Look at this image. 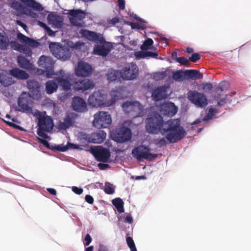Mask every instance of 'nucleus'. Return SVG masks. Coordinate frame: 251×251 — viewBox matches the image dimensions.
<instances>
[{
    "instance_id": "412c9836",
    "label": "nucleus",
    "mask_w": 251,
    "mask_h": 251,
    "mask_svg": "<svg viewBox=\"0 0 251 251\" xmlns=\"http://www.w3.org/2000/svg\"><path fill=\"white\" fill-rule=\"evenodd\" d=\"M11 48L25 54L27 56H30L32 54L31 50L25 45H20L17 41H11L10 43Z\"/></svg>"
},
{
    "instance_id": "c03bdc74",
    "label": "nucleus",
    "mask_w": 251,
    "mask_h": 251,
    "mask_svg": "<svg viewBox=\"0 0 251 251\" xmlns=\"http://www.w3.org/2000/svg\"><path fill=\"white\" fill-rule=\"evenodd\" d=\"M209 112L204 116L203 118L202 119V121H208L213 118L215 117L216 114L218 113V111H208Z\"/></svg>"
},
{
    "instance_id": "4c0bfd02",
    "label": "nucleus",
    "mask_w": 251,
    "mask_h": 251,
    "mask_svg": "<svg viewBox=\"0 0 251 251\" xmlns=\"http://www.w3.org/2000/svg\"><path fill=\"white\" fill-rule=\"evenodd\" d=\"M153 41L151 38H148L145 41L143 44L141 46L142 50H148L151 49V46L153 45Z\"/></svg>"
},
{
    "instance_id": "5701e85b",
    "label": "nucleus",
    "mask_w": 251,
    "mask_h": 251,
    "mask_svg": "<svg viewBox=\"0 0 251 251\" xmlns=\"http://www.w3.org/2000/svg\"><path fill=\"white\" fill-rule=\"evenodd\" d=\"M122 108L124 109L129 110H142V105L139 103V101L130 100L122 104Z\"/></svg>"
},
{
    "instance_id": "7ed1b4c3",
    "label": "nucleus",
    "mask_w": 251,
    "mask_h": 251,
    "mask_svg": "<svg viewBox=\"0 0 251 251\" xmlns=\"http://www.w3.org/2000/svg\"><path fill=\"white\" fill-rule=\"evenodd\" d=\"M110 100H107V96L101 91L95 92L91 95L88 102L92 107H99L101 106H110L113 105L116 100L122 98L121 90H112L110 93Z\"/></svg>"
},
{
    "instance_id": "f704fd0d",
    "label": "nucleus",
    "mask_w": 251,
    "mask_h": 251,
    "mask_svg": "<svg viewBox=\"0 0 251 251\" xmlns=\"http://www.w3.org/2000/svg\"><path fill=\"white\" fill-rule=\"evenodd\" d=\"M120 75V73L118 71L115 70H110L107 74V78L109 81H114Z\"/></svg>"
},
{
    "instance_id": "f03ea898",
    "label": "nucleus",
    "mask_w": 251,
    "mask_h": 251,
    "mask_svg": "<svg viewBox=\"0 0 251 251\" xmlns=\"http://www.w3.org/2000/svg\"><path fill=\"white\" fill-rule=\"evenodd\" d=\"M27 83L29 96L23 93L19 97L18 103L20 110H32V101L31 98L38 100L41 97L39 83L33 79L27 80Z\"/></svg>"
},
{
    "instance_id": "72a5a7b5",
    "label": "nucleus",
    "mask_w": 251,
    "mask_h": 251,
    "mask_svg": "<svg viewBox=\"0 0 251 251\" xmlns=\"http://www.w3.org/2000/svg\"><path fill=\"white\" fill-rule=\"evenodd\" d=\"M69 14L73 17H75L79 20H82L85 17V14L80 10H72L69 11Z\"/></svg>"
},
{
    "instance_id": "393cba45",
    "label": "nucleus",
    "mask_w": 251,
    "mask_h": 251,
    "mask_svg": "<svg viewBox=\"0 0 251 251\" xmlns=\"http://www.w3.org/2000/svg\"><path fill=\"white\" fill-rule=\"evenodd\" d=\"M72 105L73 110H84L86 108L87 104L82 98L75 97L73 99Z\"/></svg>"
},
{
    "instance_id": "49530a36",
    "label": "nucleus",
    "mask_w": 251,
    "mask_h": 251,
    "mask_svg": "<svg viewBox=\"0 0 251 251\" xmlns=\"http://www.w3.org/2000/svg\"><path fill=\"white\" fill-rule=\"evenodd\" d=\"M12 7L17 10L20 12L23 13L24 11V6L19 2H15L12 4Z\"/></svg>"
},
{
    "instance_id": "dca6fc26",
    "label": "nucleus",
    "mask_w": 251,
    "mask_h": 251,
    "mask_svg": "<svg viewBox=\"0 0 251 251\" xmlns=\"http://www.w3.org/2000/svg\"><path fill=\"white\" fill-rule=\"evenodd\" d=\"M92 73V67L83 61L78 62L75 68V75L78 76H88Z\"/></svg>"
},
{
    "instance_id": "7c9ffc66",
    "label": "nucleus",
    "mask_w": 251,
    "mask_h": 251,
    "mask_svg": "<svg viewBox=\"0 0 251 251\" xmlns=\"http://www.w3.org/2000/svg\"><path fill=\"white\" fill-rule=\"evenodd\" d=\"M9 40L5 34L0 32V49L6 50L9 45Z\"/></svg>"
},
{
    "instance_id": "4be33fe9",
    "label": "nucleus",
    "mask_w": 251,
    "mask_h": 251,
    "mask_svg": "<svg viewBox=\"0 0 251 251\" xmlns=\"http://www.w3.org/2000/svg\"><path fill=\"white\" fill-rule=\"evenodd\" d=\"M17 62L19 66L29 72H33L35 67L25 57L20 55L17 58Z\"/></svg>"
},
{
    "instance_id": "bf43d9fd",
    "label": "nucleus",
    "mask_w": 251,
    "mask_h": 251,
    "mask_svg": "<svg viewBox=\"0 0 251 251\" xmlns=\"http://www.w3.org/2000/svg\"><path fill=\"white\" fill-rule=\"evenodd\" d=\"M72 191L75 194L78 195H80L83 192V189L80 188H78L76 186H74L72 187Z\"/></svg>"
},
{
    "instance_id": "de8ad7c7",
    "label": "nucleus",
    "mask_w": 251,
    "mask_h": 251,
    "mask_svg": "<svg viewBox=\"0 0 251 251\" xmlns=\"http://www.w3.org/2000/svg\"><path fill=\"white\" fill-rule=\"evenodd\" d=\"M169 142L166 138V136L164 137L158 139L156 140V144L160 146L165 145Z\"/></svg>"
},
{
    "instance_id": "f3484780",
    "label": "nucleus",
    "mask_w": 251,
    "mask_h": 251,
    "mask_svg": "<svg viewBox=\"0 0 251 251\" xmlns=\"http://www.w3.org/2000/svg\"><path fill=\"white\" fill-rule=\"evenodd\" d=\"M80 34L82 37H85L87 40L97 43H102L104 41L103 35L99 33L81 29L80 30Z\"/></svg>"
},
{
    "instance_id": "bb28decb",
    "label": "nucleus",
    "mask_w": 251,
    "mask_h": 251,
    "mask_svg": "<svg viewBox=\"0 0 251 251\" xmlns=\"http://www.w3.org/2000/svg\"><path fill=\"white\" fill-rule=\"evenodd\" d=\"M58 83L56 78L53 80L48 81L46 83V91L48 94H51L55 92L58 88Z\"/></svg>"
},
{
    "instance_id": "a878e982",
    "label": "nucleus",
    "mask_w": 251,
    "mask_h": 251,
    "mask_svg": "<svg viewBox=\"0 0 251 251\" xmlns=\"http://www.w3.org/2000/svg\"><path fill=\"white\" fill-rule=\"evenodd\" d=\"M10 74L19 79L25 80L27 79L29 77V75L26 72L17 68L11 70Z\"/></svg>"
},
{
    "instance_id": "603ef678",
    "label": "nucleus",
    "mask_w": 251,
    "mask_h": 251,
    "mask_svg": "<svg viewBox=\"0 0 251 251\" xmlns=\"http://www.w3.org/2000/svg\"><path fill=\"white\" fill-rule=\"evenodd\" d=\"M37 140H38V141L40 143L42 144L43 146H44L45 147H46L47 148L50 149L49 143L48 142V141H47L46 140H45L44 139H42V138H41L39 137H37Z\"/></svg>"
},
{
    "instance_id": "423d86ee",
    "label": "nucleus",
    "mask_w": 251,
    "mask_h": 251,
    "mask_svg": "<svg viewBox=\"0 0 251 251\" xmlns=\"http://www.w3.org/2000/svg\"><path fill=\"white\" fill-rule=\"evenodd\" d=\"M150 151V149L149 148L144 146H139L132 150V154L139 161L143 159L151 160L157 157V154H152Z\"/></svg>"
},
{
    "instance_id": "ea45409f",
    "label": "nucleus",
    "mask_w": 251,
    "mask_h": 251,
    "mask_svg": "<svg viewBox=\"0 0 251 251\" xmlns=\"http://www.w3.org/2000/svg\"><path fill=\"white\" fill-rule=\"evenodd\" d=\"M104 191L105 193L108 195L113 194L115 191L114 188L113 187V185L108 182H106L105 183Z\"/></svg>"
},
{
    "instance_id": "c756f323",
    "label": "nucleus",
    "mask_w": 251,
    "mask_h": 251,
    "mask_svg": "<svg viewBox=\"0 0 251 251\" xmlns=\"http://www.w3.org/2000/svg\"><path fill=\"white\" fill-rule=\"evenodd\" d=\"M112 204L116 207L118 212L121 213L124 212V201L120 198H117L112 201Z\"/></svg>"
},
{
    "instance_id": "680f3d73",
    "label": "nucleus",
    "mask_w": 251,
    "mask_h": 251,
    "mask_svg": "<svg viewBox=\"0 0 251 251\" xmlns=\"http://www.w3.org/2000/svg\"><path fill=\"white\" fill-rule=\"evenodd\" d=\"M85 200L89 204H93V203L94 202V199L91 195H86L85 197Z\"/></svg>"
},
{
    "instance_id": "ddd939ff",
    "label": "nucleus",
    "mask_w": 251,
    "mask_h": 251,
    "mask_svg": "<svg viewBox=\"0 0 251 251\" xmlns=\"http://www.w3.org/2000/svg\"><path fill=\"white\" fill-rule=\"evenodd\" d=\"M54 75H57L56 81L58 85L65 91L69 90L71 88V84L69 81L70 75L69 73H66L63 70L56 72Z\"/></svg>"
},
{
    "instance_id": "39448f33",
    "label": "nucleus",
    "mask_w": 251,
    "mask_h": 251,
    "mask_svg": "<svg viewBox=\"0 0 251 251\" xmlns=\"http://www.w3.org/2000/svg\"><path fill=\"white\" fill-rule=\"evenodd\" d=\"M49 48L55 57L62 61L67 60L71 57L70 49L66 47L61 46L59 43L52 42L50 44Z\"/></svg>"
},
{
    "instance_id": "9b49d317",
    "label": "nucleus",
    "mask_w": 251,
    "mask_h": 251,
    "mask_svg": "<svg viewBox=\"0 0 251 251\" xmlns=\"http://www.w3.org/2000/svg\"><path fill=\"white\" fill-rule=\"evenodd\" d=\"M79 117V115L76 112H68L66 116L64 118L63 121H59L57 124L58 128L60 130H66L73 126L76 120Z\"/></svg>"
},
{
    "instance_id": "6e6d98bb",
    "label": "nucleus",
    "mask_w": 251,
    "mask_h": 251,
    "mask_svg": "<svg viewBox=\"0 0 251 251\" xmlns=\"http://www.w3.org/2000/svg\"><path fill=\"white\" fill-rule=\"evenodd\" d=\"M158 54L155 52H151L150 51H145V57H151L152 58H157Z\"/></svg>"
},
{
    "instance_id": "9d476101",
    "label": "nucleus",
    "mask_w": 251,
    "mask_h": 251,
    "mask_svg": "<svg viewBox=\"0 0 251 251\" xmlns=\"http://www.w3.org/2000/svg\"><path fill=\"white\" fill-rule=\"evenodd\" d=\"M38 64L40 67L46 69L47 77L50 78L55 75L56 72L53 69L54 61L50 57L42 55L38 61Z\"/></svg>"
},
{
    "instance_id": "2f4dec72",
    "label": "nucleus",
    "mask_w": 251,
    "mask_h": 251,
    "mask_svg": "<svg viewBox=\"0 0 251 251\" xmlns=\"http://www.w3.org/2000/svg\"><path fill=\"white\" fill-rule=\"evenodd\" d=\"M69 148L78 149H79V145L77 144L68 143L66 146L58 145L56 148V150L60 151H65Z\"/></svg>"
},
{
    "instance_id": "a211bd4d",
    "label": "nucleus",
    "mask_w": 251,
    "mask_h": 251,
    "mask_svg": "<svg viewBox=\"0 0 251 251\" xmlns=\"http://www.w3.org/2000/svg\"><path fill=\"white\" fill-rule=\"evenodd\" d=\"M101 45H95L94 48L93 53L95 54L106 56L112 48L110 43L107 42L104 40Z\"/></svg>"
},
{
    "instance_id": "aec40b11",
    "label": "nucleus",
    "mask_w": 251,
    "mask_h": 251,
    "mask_svg": "<svg viewBox=\"0 0 251 251\" xmlns=\"http://www.w3.org/2000/svg\"><path fill=\"white\" fill-rule=\"evenodd\" d=\"M75 90L85 91L93 88V83L88 79H83L76 81L73 85Z\"/></svg>"
},
{
    "instance_id": "864d4df0",
    "label": "nucleus",
    "mask_w": 251,
    "mask_h": 251,
    "mask_svg": "<svg viewBox=\"0 0 251 251\" xmlns=\"http://www.w3.org/2000/svg\"><path fill=\"white\" fill-rule=\"evenodd\" d=\"M176 61L183 65H186L188 63V60L183 57L176 58Z\"/></svg>"
},
{
    "instance_id": "58836bf2",
    "label": "nucleus",
    "mask_w": 251,
    "mask_h": 251,
    "mask_svg": "<svg viewBox=\"0 0 251 251\" xmlns=\"http://www.w3.org/2000/svg\"><path fill=\"white\" fill-rule=\"evenodd\" d=\"M227 96L226 95L225 96V98H224L222 97L221 95H218L217 97L216 98L217 105L219 107H221L226 104L227 102V101L229 100V99L227 98Z\"/></svg>"
},
{
    "instance_id": "b1692460",
    "label": "nucleus",
    "mask_w": 251,
    "mask_h": 251,
    "mask_svg": "<svg viewBox=\"0 0 251 251\" xmlns=\"http://www.w3.org/2000/svg\"><path fill=\"white\" fill-rule=\"evenodd\" d=\"M17 38L21 42L31 47H36L39 45L38 42L24 35L21 33H18Z\"/></svg>"
},
{
    "instance_id": "1a4fd4ad",
    "label": "nucleus",
    "mask_w": 251,
    "mask_h": 251,
    "mask_svg": "<svg viewBox=\"0 0 251 251\" xmlns=\"http://www.w3.org/2000/svg\"><path fill=\"white\" fill-rule=\"evenodd\" d=\"M187 98L198 107L203 108L207 104L206 96L196 91H189L187 93Z\"/></svg>"
},
{
    "instance_id": "5fc2aeb1",
    "label": "nucleus",
    "mask_w": 251,
    "mask_h": 251,
    "mask_svg": "<svg viewBox=\"0 0 251 251\" xmlns=\"http://www.w3.org/2000/svg\"><path fill=\"white\" fill-rule=\"evenodd\" d=\"M212 88V85L210 83H205L202 84V89L205 92L211 90Z\"/></svg>"
},
{
    "instance_id": "0e129e2a",
    "label": "nucleus",
    "mask_w": 251,
    "mask_h": 251,
    "mask_svg": "<svg viewBox=\"0 0 251 251\" xmlns=\"http://www.w3.org/2000/svg\"><path fill=\"white\" fill-rule=\"evenodd\" d=\"M162 112V111H159ZM164 112L163 113L164 115H167L170 116H174L177 112V111H163Z\"/></svg>"
},
{
    "instance_id": "e2e57ef3",
    "label": "nucleus",
    "mask_w": 251,
    "mask_h": 251,
    "mask_svg": "<svg viewBox=\"0 0 251 251\" xmlns=\"http://www.w3.org/2000/svg\"><path fill=\"white\" fill-rule=\"evenodd\" d=\"M118 6L120 9L123 10L125 8V0H118Z\"/></svg>"
},
{
    "instance_id": "13d9d810",
    "label": "nucleus",
    "mask_w": 251,
    "mask_h": 251,
    "mask_svg": "<svg viewBox=\"0 0 251 251\" xmlns=\"http://www.w3.org/2000/svg\"><path fill=\"white\" fill-rule=\"evenodd\" d=\"M84 240L85 242L84 243V245L85 246H88L90 245V244L91 243V242L92 241V238H91V236L90 235V234H86V235L85 237Z\"/></svg>"
},
{
    "instance_id": "c9c22d12",
    "label": "nucleus",
    "mask_w": 251,
    "mask_h": 251,
    "mask_svg": "<svg viewBox=\"0 0 251 251\" xmlns=\"http://www.w3.org/2000/svg\"><path fill=\"white\" fill-rule=\"evenodd\" d=\"M185 75L187 76L189 78L196 80L198 78L197 75L199 73V71L195 70H189L184 71Z\"/></svg>"
},
{
    "instance_id": "a19ab883",
    "label": "nucleus",
    "mask_w": 251,
    "mask_h": 251,
    "mask_svg": "<svg viewBox=\"0 0 251 251\" xmlns=\"http://www.w3.org/2000/svg\"><path fill=\"white\" fill-rule=\"evenodd\" d=\"M166 76L165 72H158L153 74V78L156 81L160 80L164 78Z\"/></svg>"
},
{
    "instance_id": "6e6552de",
    "label": "nucleus",
    "mask_w": 251,
    "mask_h": 251,
    "mask_svg": "<svg viewBox=\"0 0 251 251\" xmlns=\"http://www.w3.org/2000/svg\"><path fill=\"white\" fill-rule=\"evenodd\" d=\"M138 67L133 63L126 65L120 72V76L125 80H130L135 79L138 75Z\"/></svg>"
},
{
    "instance_id": "052dcab7",
    "label": "nucleus",
    "mask_w": 251,
    "mask_h": 251,
    "mask_svg": "<svg viewBox=\"0 0 251 251\" xmlns=\"http://www.w3.org/2000/svg\"><path fill=\"white\" fill-rule=\"evenodd\" d=\"M33 71H35V73L38 75H44L46 76V71L40 69H38L35 67V69Z\"/></svg>"
},
{
    "instance_id": "20e7f679",
    "label": "nucleus",
    "mask_w": 251,
    "mask_h": 251,
    "mask_svg": "<svg viewBox=\"0 0 251 251\" xmlns=\"http://www.w3.org/2000/svg\"><path fill=\"white\" fill-rule=\"evenodd\" d=\"M46 111H36L34 115L38 120L37 134L44 139H50V137L45 133V132H50L53 127L54 124L52 119L50 116L46 115Z\"/></svg>"
},
{
    "instance_id": "4d7b16f0",
    "label": "nucleus",
    "mask_w": 251,
    "mask_h": 251,
    "mask_svg": "<svg viewBox=\"0 0 251 251\" xmlns=\"http://www.w3.org/2000/svg\"><path fill=\"white\" fill-rule=\"evenodd\" d=\"M200 55L198 53H194L189 58V60L193 62H195L200 59Z\"/></svg>"
},
{
    "instance_id": "79ce46f5",
    "label": "nucleus",
    "mask_w": 251,
    "mask_h": 251,
    "mask_svg": "<svg viewBox=\"0 0 251 251\" xmlns=\"http://www.w3.org/2000/svg\"><path fill=\"white\" fill-rule=\"evenodd\" d=\"M126 241L131 251H137L135 243L131 237H126Z\"/></svg>"
},
{
    "instance_id": "2eb2a0df",
    "label": "nucleus",
    "mask_w": 251,
    "mask_h": 251,
    "mask_svg": "<svg viewBox=\"0 0 251 251\" xmlns=\"http://www.w3.org/2000/svg\"><path fill=\"white\" fill-rule=\"evenodd\" d=\"M106 136V133L103 130H100L90 134H84L82 138L88 143L100 144L102 143Z\"/></svg>"
},
{
    "instance_id": "69168bd1",
    "label": "nucleus",
    "mask_w": 251,
    "mask_h": 251,
    "mask_svg": "<svg viewBox=\"0 0 251 251\" xmlns=\"http://www.w3.org/2000/svg\"><path fill=\"white\" fill-rule=\"evenodd\" d=\"M227 84L226 82H223L220 84V85L217 88V92L220 91L221 92L224 90V86Z\"/></svg>"
},
{
    "instance_id": "09e8293b",
    "label": "nucleus",
    "mask_w": 251,
    "mask_h": 251,
    "mask_svg": "<svg viewBox=\"0 0 251 251\" xmlns=\"http://www.w3.org/2000/svg\"><path fill=\"white\" fill-rule=\"evenodd\" d=\"M40 25L42 27L45 28L47 31L48 34L50 36H53L55 35V32L53 31L52 30H51L50 28L48 27L46 24L40 22Z\"/></svg>"
},
{
    "instance_id": "f257e3e1",
    "label": "nucleus",
    "mask_w": 251,
    "mask_h": 251,
    "mask_svg": "<svg viewBox=\"0 0 251 251\" xmlns=\"http://www.w3.org/2000/svg\"><path fill=\"white\" fill-rule=\"evenodd\" d=\"M145 128L150 134L166 135V138L170 143L178 142L186 134L179 119L164 121L163 117L157 112L146 119Z\"/></svg>"
},
{
    "instance_id": "6ab92c4d",
    "label": "nucleus",
    "mask_w": 251,
    "mask_h": 251,
    "mask_svg": "<svg viewBox=\"0 0 251 251\" xmlns=\"http://www.w3.org/2000/svg\"><path fill=\"white\" fill-rule=\"evenodd\" d=\"M168 89V87L162 86L154 90L152 93L153 100L158 101L166 98L169 95Z\"/></svg>"
},
{
    "instance_id": "3c124183",
    "label": "nucleus",
    "mask_w": 251,
    "mask_h": 251,
    "mask_svg": "<svg viewBox=\"0 0 251 251\" xmlns=\"http://www.w3.org/2000/svg\"><path fill=\"white\" fill-rule=\"evenodd\" d=\"M12 111H10L9 113H6L5 114V117L6 119H8L9 120H11L13 122H17V118L16 116H13L11 114Z\"/></svg>"
},
{
    "instance_id": "8fccbe9b",
    "label": "nucleus",
    "mask_w": 251,
    "mask_h": 251,
    "mask_svg": "<svg viewBox=\"0 0 251 251\" xmlns=\"http://www.w3.org/2000/svg\"><path fill=\"white\" fill-rule=\"evenodd\" d=\"M134 55L136 59L145 58V51H137L134 52Z\"/></svg>"
},
{
    "instance_id": "37998d69",
    "label": "nucleus",
    "mask_w": 251,
    "mask_h": 251,
    "mask_svg": "<svg viewBox=\"0 0 251 251\" xmlns=\"http://www.w3.org/2000/svg\"><path fill=\"white\" fill-rule=\"evenodd\" d=\"M69 20L71 24L80 27L84 26V23L82 22L81 20H79L78 19H77L75 17H72L69 19Z\"/></svg>"
},
{
    "instance_id": "e433bc0d",
    "label": "nucleus",
    "mask_w": 251,
    "mask_h": 251,
    "mask_svg": "<svg viewBox=\"0 0 251 251\" xmlns=\"http://www.w3.org/2000/svg\"><path fill=\"white\" fill-rule=\"evenodd\" d=\"M162 110H177V107L174 103L167 101L162 105Z\"/></svg>"
},
{
    "instance_id": "0eeeda50",
    "label": "nucleus",
    "mask_w": 251,
    "mask_h": 251,
    "mask_svg": "<svg viewBox=\"0 0 251 251\" xmlns=\"http://www.w3.org/2000/svg\"><path fill=\"white\" fill-rule=\"evenodd\" d=\"M111 121V116L107 112L99 111V113L95 115L93 124L98 128H106L110 126Z\"/></svg>"
},
{
    "instance_id": "f8f14e48",
    "label": "nucleus",
    "mask_w": 251,
    "mask_h": 251,
    "mask_svg": "<svg viewBox=\"0 0 251 251\" xmlns=\"http://www.w3.org/2000/svg\"><path fill=\"white\" fill-rule=\"evenodd\" d=\"M131 131L129 128L122 126L116 129L114 140L118 143H124L131 138Z\"/></svg>"
},
{
    "instance_id": "774afa93",
    "label": "nucleus",
    "mask_w": 251,
    "mask_h": 251,
    "mask_svg": "<svg viewBox=\"0 0 251 251\" xmlns=\"http://www.w3.org/2000/svg\"><path fill=\"white\" fill-rule=\"evenodd\" d=\"M125 222H126L128 223H129V224H131L132 223L133 219H132V217L131 216V215L126 214V217H125Z\"/></svg>"
},
{
    "instance_id": "473e14b6",
    "label": "nucleus",
    "mask_w": 251,
    "mask_h": 251,
    "mask_svg": "<svg viewBox=\"0 0 251 251\" xmlns=\"http://www.w3.org/2000/svg\"><path fill=\"white\" fill-rule=\"evenodd\" d=\"M134 18L135 19L140 21L142 23L139 24V23H130V25L131 28L132 29H144L146 27L145 25L143 24L145 22L144 20L138 18V17L136 15H134Z\"/></svg>"
},
{
    "instance_id": "4468645a",
    "label": "nucleus",
    "mask_w": 251,
    "mask_h": 251,
    "mask_svg": "<svg viewBox=\"0 0 251 251\" xmlns=\"http://www.w3.org/2000/svg\"><path fill=\"white\" fill-rule=\"evenodd\" d=\"M92 151L96 159L99 161L107 162L110 156L109 151L100 146L92 149Z\"/></svg>"
},
{
    "instance_id": "c85d7f7f",
    "label": "nucleus",
    "mask_w": 251,
    "mask_h": 251,
    "mask_svg": "<svg viewBox=\"0 0 251 251\" xmlns=\"http://www.w3.org/2000/svg\"><path fill=\"white\" fill-rule=\"evenodd\" d=\"M21 1L35 10L40 11L43 10L42 5L34 0H21Z\"/></svg>"
},
{
    "instance_id": "cd10ccee",
    "label": "nucleus",
    "mask_w": 251,
    "mask_h": 251,
    "mask_svg": "<svg viewBox=\"0 0 251 251\" xmlns=\"http://www.w3.org/2000/svg\"><path fill=\"white\" fill-rule=\"evenodd\" d=\"M48 19L50 23L57 28H60L62 25L63 19L61 16L55 14H49Z\"/></svg>"
},
{
    "instance_id": "a18cd8bd",
    "label": "nucleus",
    "mask_w": 251,
    "mask_h": 251,
    "mask_svg": "<svg viewBox=\"0 0 251 251\" xmlns=\"http://www.w3.org/2000/svg\"><path fill=\"white\" fill-rule=\"evenodd\" d=\"M185 75L184 72L178 71L174 73L173 77V78L177 81H180L182 80L183 77Z\"/></svg>"
},
{
    "instance_id": "338daca9",
    "label": "nucleus",
    "mask_w": 251,
    "mask_h": 251,
    "mask_svg": "<svg viewBox=\"0 0 251 251\" xmlns=\"http://www.w3.org/2000/svg\"><path fill=\"white\" fill-rule=\"evenodd\" d=\"M98 166L100 170H103L108 168L109 167V165L107 164L99 163Z\"/></svg>"
}]
</instances>
